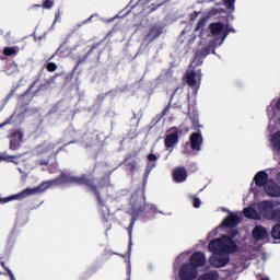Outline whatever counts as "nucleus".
Here are the masks:
<instances>
[{"label": "nucleus", "instance_id": "41", "mask_svg": "<svg viewBox=\"0 0 280 280\" xmlns=\"http://www.w3.org/2000/svg\"><path fill=\"white\" fill-rule=\"evenodd\" d=\"M133 224H135V222H132V223L130 224V229H132Z\"/></svg>", "mask_w": 280, "mask_h": 280}, {"label": "nucleus", "instance_id": "4", "mask_svg": "<svg viewBox=\"0 0 280 280\" xmlns=\"http://www.w3.org/2000/svg\"><path fill=\"white\" fill-rule=\"evenodd\" d=\"M50 186L51 182H45L35 188H26L16 195H12L2 199L0 198V202L5 205V202H12V200H23L24 198H30V196H35V194H43V191L49 189Z\"/></svg>", "mask_w": 280, "mask_h": 280}, {"label": "nucleus", "instance_id": "21", "mask_svg": "<svg viewBox=\"0 0 280 280\" xmlns=\"http://www.w3.org/2000/svg\"><path fill=\"white\" fill-rule=\"evenodd\" d=\"M65 183H73L74 185H84L86 183V179L84 177H63Z\"/></svg>", "mask_w": 280, "mask_h": 280}, {"label": "nucleus", "instance_id": "40", "mask_svg": "<svg viewBox=\"0 0 280 280\" xmlns=\"http://www.w3.org/2000/svg\"><path fill=\"white\" fill-rule=\"evenodd\" d=\"M278 180H279V183H280V173L278 174Z\"/></svg>", "mask_w": 280, "mask_h": 280}, {"label": "nucleus", "instance_id": "6", "mask_svg": "<svg viewBox=\"0 0 280 280\" xmlns=\"http://www.w3.org/2000/svg\"><path fill=\"white\" fill-rule=\"evenodd\" d=\"M198 277V269L189 262L183 264L179 268L180 280H195Z\"/></svg>", "mask_w": 280, "mask_h": 280}, {"label": "nucleus", "instance_id": "10", "mask_svg": "<svg viewBox=\"0 0 280 280\" xmlns=\"http://www.w3.org/2000/svg\"><path fill=\"white\" fill-rule=\"evenodd\" d=\"M21 141H23V132L15 131L11 137V150H19V148H21Z\"/></svg>", "mask_w": 280, "mask_h": 280}, {"label": "nucleus", "instance_id": "28", "mask_svg": "<svg viewBox=\"0 0 280 280\" xmlns=\"http://www.w3.org/2000/svg\"><path fill=\"white\" fill-rule=\"evenodd\" d=\"M200 205H201L200 199L194 198V207H195V209H198L200 207Z\"/></svg>", "mask_w": 280, "mask_h": 280}, {"label": "nucleus", "instance_id": "24", "mask_svg": "<svg viewBox=\"0 0 280 280\" xmlns=\"http://www.w3.org/2000/svg\"><path fill=\"white\" fill-rule=\"evenodd\" d=\"M178 261H185V259H189V253H183L178 256Z\"/></svg>", "mask_w": 280, "mask_h": 280}, {"label": "nucleus", "instance_id": "23", "mask_svg": "<svg viewBox=\"0 0 280 280\" xmlns=\"http://www.w3.org/2000/svg\"><path fill=\"white\" fill-rule=\"evenodd\" d=\"M4 56H15L16 49L12 47H7L3 50Z\"/></svg>", "mask_w": 280, "mask_h": 280}, {"label": "nucleus", "instance_id": "17", "mask_svg": "<svg viewBox=\"0 0 280 280\" xmlns=\"http://www.w3.org/2000/svg\"><path fill=\"white\" fill-rule=\"evenodd\" d=\"M244 215L250 220H261V214H259V212L253 208H245Z\"/></svg>", "mask_w": 280, "mask_h": 280}, {"label": "nucleus", "instance_id": "26", "mask_svg": "<svg viewBox=\"0 0 280 280\" xmlns=\"http://www.w3.org/2000/svg\"><path fill=\"white\" fill-rule=\"evenodd\" d=\"M44 8L46 9L54 8V2L51 0H46L44 3Z\"/></svg>", "mask_w": 280, "mask_h": 280}, {"label": "nucleus", "instance_id": "15", "mask_svg": "<svg viewBox=\"0 0 280 280\" xmlns=\"http://www.w3.org/2000/svg\"><path fill=\"white\" fill-rule=\"evenodd\" d=\"M254 180L258 187H264V185L266 186V183H268V174L260 171L255 175Z\"/></svg>", "mask_w": 280, "mask_h": 280}, {"label": "nucleus", "instance_id": "8", "mask_svg": "<svg viewBox=\"0 0 280 280\" xmlns=\"http://www.w3.org/2000/svg\"><path fill=\"white\" fill-rule=\"evenodd\" d=\"M265 191L268 196L279 197L280 196V187L273 180H268L265 185Z\"/></svg>", "mask_w": 280, "mask_h": 280}, {"label": "nucleus", "instance_id": "3", "mask_svg": "<svg viewBox=\"0 0 280 280\" xmlns=\"http://www.w3.org/2000/svg\"><path fill=\"white\" fill-rule=\"evenodd\" d=\"M200 55H196L195 60L190 65L189 69L187 70L185 78L186 83L188 86H191L192 89H199L200 82H202V71L200 69H195L197 65H202V61L199 60Z\"/></svg>", "mask_w": 280, "mask_h": 280}, {"label": "nucleus", "instance_id": "36", "mask_svg": "<svg viewBox=\"0 0 280 280\" xmlns=\"http://www.w3.org/2000/svg\"><path fill=\"white\" fill-rule=\"evenodd\" d=\"M39 165H47V161L40 162Z\"/></svg>", "mask_w": 280, "mask_h": 280}, {"label": "nucleus", "instance_id": "14", "mask_svg": "<svg viewBox=\"0 0 280 280\" xmlns=\"http://www.w3.org/2000/svg\"><path fill=\"white\" fill-rule=\"evenodd\" d=\"M240 222V215L235 213H231L228 218L223 220L220 226H237V223Z\"/></svg>", "mask_w": 280, "mask_h": 280}, {"label": "nucleus", "instance_id": "16", "mask_svg": "<svg viewBox=\"0 0 280 280\" xmlns=\"http://www.w3.org/2000/svg\"><path fill=\"white\" fill-rule=\"evenodd\" d=\"M270 142L273 148V152H278V154H280V131L270 136Z\"/></svg>", "mask_w": 280, "mask_h": 280}, {"label": "nucleus", "instance_id": "22", "mask_svg": "<svg viewBox=\"0 0 280 280\" xmlns=\"http://www.w3.org/2000/svg\"><path fill=\"white\" fill-rule=\"evenodd\" d=\"M158 36H161L159 27H153L148 35L149 38H158Z\"/></svg>", "mask_w": 280, "mask_h": 280}, {"label": "nucleus", "instance_id": "30", "mask_svg": "<svg viewBox=\"0 0 280 280\" xmlns=\"http://www.w3.org/2000/svg\"><path fill=\"white\" fill-rule=\"evenodd\" d=\"M10 280H16V278L14 277V273H12V271L10 269H7Z\"/></svg>", "mask_w": 280, "mask_h": 280}, {"label": "nucleus", "instance_id": "27", "mask_svg": "<svg viewBox=\"0 0 280 280\" xmlns=\"http://www.w3.org/2000/svg\"><path fill=\"white\" fill-rule=\"evenodd\" d=\"M225 5L231 10L233 8V3H235V0H224Z\"/></svg>", "mask_w": 280, "mask_h": 280}, {"label": "nucleus", "instance_id": "11", "mask_svg": "<svg viewBox=\"0 0 280 280\" xmlns=\"http://www.w3.org/2000/svg\"><path fill=\"white\" fill-rule=\"evenodd\" d=\"M175 183H183L187 180V171L184 167H177L173 172Z\"/></svg>", "mask_w": 280, "mask_h": 280}, {"label": "nucleus", "instance_id": "33", "mask_svg": "<svg viewBox=\"0 0 280 280\" xmlns=\"http://www.w3.org/2000/svg\"><path fill=\"white\" fill-rule=\"evenodd\" d=\"M148 160H149V161H156V155L150 154V155L148 156Z\"/></svg>", "mask_w": 280, "mask_h": 280}, {"label": "nucleus", "instance_id": "20", "mask_svg": "<svg viewBox=\"0 0 280 280\" xmlns=\"http://www.w3.org/2000/svg\"><path fill=\"white\" fill-rule=\"evenodd\" d=\"M176 141H178V132L175 131L166 137L165 139L166 148H172V145H174Z\"/></svg>", "mask_w": 280, "mask_h": 280}, {"label": "nucleus", "instance_id": "38", "mask_svg": "<svg viewBox=\"0 0 280 280\" xmlns=\"http://www.w3.org/2000/svg\"><path fill=\"white\" fill-rule=\"evenodd\" d=\"M129 236L132 237V230H129Z\"/></svg>", "mask_w": 280, "mask_h": 280}, {"label": "nucleus", "instance_id": "35", "mask_svg": "<svg viewBox=\"0 0 280 280\" xmlns=\"http://www.w3.org/2000/svg\"><path fill=\"white\" fill-rule=\"evenodd\" d=\"M55 21H60V13L56 14Z\"/></svg>", "mask_w": 280, "mask_h": 280}, {"label": "nucleus", "instance_id": "18", "mask_svg": "<svg viewBox=\"0 0 280 280\" xmlns=\"http://www.w3.org/2000/svg\"><path fill=\"white\" fill-rule=\"evenodd\" d=\"M37 154H49L54 152V144L51 143H44L36 148Z\"/></svg>", "mask_w": 280, "mask_h": 280}, {"label": "nucleus", "instance_id": "39", "mask_svg": "<svg viewBox=\"0 0 280 280\" xmlns=\"http://www.w3.org/2000/svg\"><path fill=\"white\" fill-rule=\"evenodd\" d=\"M7 72H8L9 74L12 73V71H10V69H8Z\"/></svg>", "mask_w": 280, "mask_h": 280}, {"label": "nucleus", "instance_id": "19", "mask_svg": "<svg viewBox=\"0 0 280 280\" xmlns=\"http://www.w3.org/2000/svg\"><path fill=\"white\" fill-rule=\"evenodd\" d=\"M220 279V273L218 271H209L200 276L199 280H218Z\"/></svg>", "mask_w": 280, "mask_h": 280}, {"label": "nucleus", "instance_id": "13", "mask_svg": "<svg viewBox=\"0 0 280 280\" xmlns=\"http://www.w3.org/2000/svg\"><path fill=\"white\" fill-rule=\"evenodd\" d=\"M190 145L192 150L200 152V145H202V135L195 132L190 136Z\"/></svg>", "mask_w": 280, "mask_h": 280}, {"label": "nucleus", "instance_id": "12", "mask_svg": "<svg viewBox=\"0 0 280 280\" xmlns=\"http://www.w3.org/2000/svg\"><path fill=\"white\" fill-rule=\"evenodd\" d=\"M253 237L256 238L258 242L261 240H266L268 237V230L261 225H257L253 230Z\"/></svg>", "mask_w": 280, "mask_h": 280}, {"label": "nucleus", "instance_id": "7", "mask_svg": "<svg viewBox=\"0 0 280 280\" xmlns=\"http://www.w3.org/2000/svg\"><path fill=\"white\" fill-rule=\"evenodd\" d=\"M205 264H207V256L202 252L194 253L189 258V265L194 266L196 270H198V268H202Z\"/></svg>", "mask_w": 280, "mask_h": 280}, {"label": "nucleus", "instance_id": "34", "mask_svg": "<svg viewBox=\"0 0 280 280\" xmlns=\"http://www.w3.org/2000/svg\"><path fill=\"white\" fill-rule=\"evenodd\" d=\"M268 130H269V132H272V130H275V126L269 125V126H268Z\"/></svg>", "mask_w": 280, "mask_h": 280}, {"label": "nucleus", "instance_id": "2", "mask_svg": "<svg viewBox=\"0 0 280 280\" xmlns=\"http://www.w3.org/2000/svg\"><path fill=\"white\" fill-rule=\"evenodd\" d=\"M273 207L272 202L262 201L259 203V213L265 220H273L275 222H278L271 230V236L273 240H280V209L272 210Z\"/></svg>", "mask_w": 280, "mask_h": 280}, {"label": "nucleus", "instance_id": "42", "mask_svg": "<svg viewBox=\"0 0 280 280\" xmlns=\"http://www.w3.org/2000/svg\"><path fill=\"white\" fill-rule=\"evenodd\" d=\"M207 2L213 1V0H206Z\"/></svg>", "mask_w": 280, "mask_h": 280}, {"label": "nucleus", "instance_id": "9", "mask_svg": "<svg viewBox=\"0 0 280 280\" xmlns=\"http://www.w3.org/2000/svg\"><path fill=\"white\" fill-rule=\"evenodd\" d=\"M277 110H280V97L271 101V104L267 107V115L270 121L277 117Z\"/></svg>", "mask_w": 280, "mask_h": 280}, {"label": "nucleus", "instance_id": "43", "mask_svg": "<svg viewBox=\"0 0 280 280\" xmlns=\"http://www.w3.org/2000/svg\"><path fill=\"white\" fill-rule=\"evenodd\" d=\"M196 14V16H198V13H195Z\"/></svg>", "mask_w": 280, "mask_h": 280}, {"label": "nucleus", "instance_id": "32", "mask_svg": "<svg viewBox=\"0 0 280 280\" xmlns=\"http://www.w3.org/2000/svg\"><path fill=\"white\" fill-rule=\"evenodd\" d=\"M10 121H12V118H9L7 121H4L3 124L0 125V128H3V126H8V124H10Z\"/></svg>", "mask_w": 280, "mask_h": 280}, {"label": "nucleus", "instance_id": "5", "mask_svg": "<svg viewBox=\"0 0 280 280\" xmlns=\"http://www.w3.org/2000/svg\"><path fill=\"white\" fill-rule=\"evenodd\" d=\"M210 32L214 37V40L210 42V47H220L224 43L226 36H229V31L224 28L222 23L210 24Z\"/></svg>", "mask_w": 280, "mask_h": 280}, {"label": "nucleus", "instance_id": "37", "mask_svg": "<svg viewBox=\"0 0 280 280\" xmlns=\"http://www.w3.org/2000/svg\"><path fill=\"white\" fill-rule=\"evenodd\" d=\"M237 235V231H233L232 237H235Z\"/></svg>", "mask_w": 280, "mask_h": 280}, {"label": "nucleus", "instance_id": "25", "mask_svg": "<svg viewBox=\"0 0 280 280\" xmlns=\"http://www.w3.org/2000/svg\"><path fill=\"white\" fill-rule=\"evenodd\" d=\"M47 69H48V71H56L58 69V66H56V63H54V62H49L47 65Z\"/></svg>", "mask_w": 280, "mask_h": 280}, {"label": "nucleus", "instance_id": "31", "mask_svg": "<svg viewBox=\"0 0 280 280\" xmlns=\"http://www.w3.org/2000/svg\"><path fill=\"white\" fill-rule=\"evenodd\" d=\"M201 27H205V20H201V21L198 23L196 30H200Z\"/></svg>", "mask_w": 280, "mask_h": 280}, {"label": "nucleus", "instance_id": "29", "mask_svg": "<svg viewBox=\"0 0 280 280\" xmlns=\"http://www.w3.org/2000/svg\"><path fill=\"white\" fill-rule=\"evenodd\" d=\"M9 69H12V71H19V66H16V63H12L9 66Z\"/></svg>", "mask_w": 280, "mask_h": 280}, {"label": "nucleus", "instance_id": "1", "mask_svg": "<svg viewBox=\"0 0 280 280\" xmlns=\"http://www.w3.org/2000/svg\"><path fill=\"white\" fill-rule=\"evenodd\" d=\"M208 250L213 253L209 258L213 268H224L230 261L229 255L237 253V244L230 236L223 235L220 238L212 240L208 245Z\"/></svg>", "mask_w": 280, "mask_h": 280}]
</instances>
